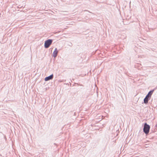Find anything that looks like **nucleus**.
Here are the masks:
<instances>
[{"instance_id":"obj_1","label":"nucleus","mask_w":157,"mask_h":157,"mask_svg":"<svg viewBox=\"0 0 157 157\" xmlns=\"http://www.w3.org/2000/svg\"><path fill=\"white\" fill-rule=\"evenodd\" d=\"M156 88L157 87L153 90H151L148 92L147 94L144 99V103L147 104L148 103V101L150 99L153 92L155 91V90L156 89Z\"/></svg>"},{"instance_id":"obj_2","label":"nucleus","mask_w":157,"mask_h":157,"mask_svg":"<svg viewBox=\"0 0 157 157\" xmlns=\"http://www.w3.org/2000/svg\"><path fill=\"white\" fill-rule=\"evenodd\" d=\"M150 128V126L147 123H145L144 124L143 128V132L146 135H147L149 132Z\"/></svg>"},{"instance_id":"obj_3","label":"nucleus","mask_w":157,"mask_h":157,"mask_svg":"<svg viewBox=\"0 0 157 157\" xmlns=\"http://www.w3.org/2000/svg\"><path fill=\"white\" fill-rule=\"evenodd\" d=\"M53 42V40L49 39L44 42V47L45 48H48L50 45L52 44Z\"/></svg>"},{"instance_id":"obj_4","label":"nucleus","mask_w":157,"mask_h":157,"mask_svg":"<svg viewBox=\"0 0 157 157\" xmlns=\"http://www.w3.org/2000/svg\"><path fill=\"white\" fill-rule=\"evenodd\" d=\"M53 74H52L49 76L45 77L44 78V80L45 81H47L50 80H52L53 78Z\"/></svg>"},{"instance_id":"obj_5","label":"nucleus","mask_w":157,"mask_h":157,"mask_svg":"<svg viewBox=\"0 0 157 157\" xmlns=\"http://www.w3.org/2000/svg\"><path fill=\"white\" fill-rule=\"evenodd\" d=\"M58 52V50L56 48H55V50L53 53V56L54 58H56L57 57Z\"/></svg>"},{"instance_id":"obj_6","label":"nucleus","mask_w":157,"mask_h":157,"mask_svg":"<svg viewBox=\"0 0 157 157\" xmlns=\"http://www.w3.org/2000/svg\"><path fill=\"white\" fill-rule=\"evenodd\" d=\"M84 86L82 85H80V84L79 83V89H83V90H84V88H83L82 87H83Z\"/></svg>"},{"instance_id":"obj_7","label":"nucleus","mask_w":157,"mask_h":157,"mask_svg":"<svg viewBox=\"0 0 157 157\" xmlns=\"http://www.w3.org/2000/svg\"><path fill=\"white\" fill-rule=\"evenodd\" d=\"M155 127H157V124L155 125Z\"/></svg>"},{"instance_id":"obj_8","label":"nucleus","mask_w":157,"mask_h":157,"mask_svg":"<svg viewBox=\"0 0 157 157\" xmlns=\"http://www.w3.org/2000/svg\"><path fill=\"white\" fill-rule=\"evenodd\" d=\"M84 11H88V10H84Z\"/></svg>"},{"instance_id":"obj_9","label":"nucleus","mask_w":157,"mask_h":157,"mask_svg":"<svg viewBox=\"0 0 157 157\" xmlns=\"http://www.w3.org/2000/svg\"><path fill=\"white\" fill-rule=\"evenodd\" d=\"M54 144L56 145V143H54Z\"/></svg>"},{"instance_id":"obj_10","label":"nucleus","mask_w":157,"mask_h":157,"mask_svg":"<svg viewBox=\"0 0 157 157\" xmlns=\"http://www.w3.org/2000/svg\"><path fill=\"white\" fill-rule=\"evenodd\" d=\"M82 121V120H80V121Z\"/></svg>"}]
</instances>
